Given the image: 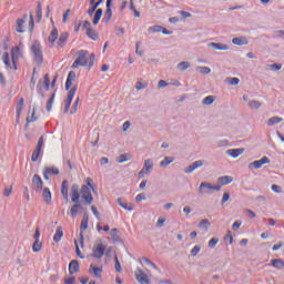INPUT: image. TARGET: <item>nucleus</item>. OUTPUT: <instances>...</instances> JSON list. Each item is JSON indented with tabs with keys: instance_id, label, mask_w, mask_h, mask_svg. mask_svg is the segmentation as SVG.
Returning <instances> with one entry per match:
<instances>
[{
	"instance_id": "49",
	"label": "nucleus",
	"mask_w": 284,
	"mask_h": 284,
	"mask_svg": "<svg viewBox=\"0 0 284 284\" xmlns=\"http://www.w3.org/2000/svg\"><path fill=\"white\" fill-rule=\"evenodd\" d=\"M43 87H44V90H45V91H49V90H50V78H49V74H45V75H44Z\"/></svg>"
},
{
	"instance_id": "31",
	"label": "nucleus",
	"mask_w": 284,
	"mask_h": 284,
	"mask_svg": "<svg viewBox=\"0 0 284 284\" xmlns=\"http://www.w3.org/2000/svg\"><path fill=\"white\" fill-rule=\"evenodd\" d=\"M63 235H64V233H63V230L61 229V226L57 227L53 241L55 243H59L61 241V239L63 237Z\"/></svg>"
},
{
	"instance_id": "18",
	"label": "nucleus",
	"mask_w": 284,
	"mask_h": 284,
	"mask_svg": "<svg viewBox=\"0 0 284 284\" xmlns=\"http://www.w3.org/2000/svg\"><path fill=\"white\" fill-rule=\"evenodd\" d=\"M42 199L45 204L52 203V192H50L49 187L43 189Z\"/></svg>"
},
{
	"instance_id": "42",
	"label": "nucleus",
	"mask_w": 284,
	"mask_h": 284,
	"mask_svg": "<svg viewBox=\"0 0 284 284\" xmlns=\"http://www.w3.org/2000/svg\"><path fill=\"white\" fill-rule=\"evenodd\" d=\"M248 106H250L251 109L258 110V109L262 106V103L258 102L257 100H251V101L248 102Z\"/></svg>"
},
{
	"instance_id": "59",
	"label": "nucleus",
	"mask_w": 284,
	"mask_h": 284,
	"mask_svg": "<svg viewBox=\"0 0 284 284\" xmlns=\"http://www.w3.org/2000/svg\"><path fill=\"white\" fill-rule=\"evenodd\" d=\"M140 44H141V42H136L135 43V53L138 54V55H140V57H143L144 55V51H140L139 49H140Z\"/></svg>"
},
{
	"instance_id": "60",
	"label": "nucleus",
	"mask_w": 284,
	"mask_h": 284,
	"mask_svg": "<svg viewBox=\"0 0 284 284\" xmlns=\"http://www.w3.org/2000/svg\"><path fill=\"white\" fill-rule=\"evenodd\" d=\"M242 226V222L235 221L234 224L232 225V230L234 232H236L237 230H240Z\"/></svg>"
},
{
	"instance_id": "38",
	"label": "nucleus",
	"mask_w": 284,
	"mask_h": 284,
	"mask_svg": "<svg viewBox=\"0 0 284 284\" xmlns=\"http://www.w3.org/2000/svg\"><path fill=\"white\" fill-rule=\"evenodd\" d=\"M215 102V97L214 95H209L203 99V105H212Z\"/></svg>"
},
{
	"instance_id": "56",
	"label": "nucleus",
	"mask_w": 284,
	"mask_h": 284,
	"mask_svg": "<svg viewBox=\"0 0 284 284\" xmlns=\"http://www.w3.org/2000/svg\"><path fill=\"white\" fill-rule=\"evenodd\" d=\"M231 194L229 192H224L222 200H221V204L226 203L227 201H230Z\"/></svg>"
},
{
	"instance_id": "3",
	"label": "nucleus",
	"mask_w": 284,
	"mask_h": 284,
	"mask_svg": "<svg viewBox=\"0 0 284 284\" xmlns=\"http://www.w3.org/2000/svg\"><path fill=\"white\" fill-rule=\"evenodd\" d=\"M81 199V195L79 194V185L73 184L71 187V202L75 203L71 207V217H77L79 212L83 211L82 204H79V200Z\"/></svg>"
},
{
	"instance_id": "30",
	"label": "nucleus",
	"mask_w": 284,
	"mask_h": 284,
	"mask_svg": "<svg viewBox=\"0 0 284 284\" xmlns=\"http://www.w3.org/2000/svg\"><path fill=\"white\" fill-rule=\"evenodd\" d=\"M282 122H283V118L273 116V118L268 119L267 125L274 126V125L281 124Z\"/></svg>"
},
{
	"instance_id": "12",
	"label": "nucleus",
	"mask_w": 284,
	"mask_h": 284,
	"mask_svg": "<svg viewBox=\"0 0 284 284\" xmlns=\"http://www.w3.org/2000/svg\"><path fill=\"white\" fill-rule=\"evenodd\" d=\"M60 174V171L58 168H50V166H47L44 168V171H43V178L45 181H49L50 180V176H58Z\"/></svg>"
},
{
	"instance_id": "32",
	"label": "nucleus",
	"mask_w": 284,
	"mask_h": 284,
	"mask_svg": "<svg viewBox=\"0 0 284 284\" xmlns=\"http://www.w3.org/2000/svg\"><path fill=\"white\" fill-rule=\"evenodd\" d=\"M85 36L89 37L92 41L99 40V33L94 29H89V31H85Z\"/></svg>"
},
{
	"instance_id": "22",
	"label": "nucleus",
	"mask_w": 284,
	"mask_h": 284,
	"mask_svg": "<svg viewBox=\"0 0 284 284\" xmlns=\"http://www.w3.org/2000/svg\"><path fill=\"white\" fill-rule=\"evenodd\" d=\"M116 203L120 205V207H123L125 211L132 212L134 210L133 204H128L121 197L116 200Z\"/></svg>"
},
{
	"instance_id": "27",
	"label": "nucleus",
	"mask_w": 284,
	"mask_h": 284,
	"mask_svg": "<svg viewBox=\"0 0 284 284\" xmlns=\"http://www.w3.org/2000/svg\"><path fill=\"white\" fill-rule=\"evenodd\" d=\"M24 108V99L21 98L20 101H18L16 106L17 118H20L21 113L23 112Z\"/></svg>"
},
{
	"instance_id": "62",
	"label": "nucleus",
	"mask_w": 284,
	"mask_h": 284,
	"mask_svg": "<svg viewBox=\"0 0 284 284\" xmlns=\"http://www.w3.org/2000/svg\"><path fill=\"white\" fill-rule=\"evenodd\" d=\"M272 190H273L274 193H277V194L282 193V187L276 185V184L272 185Z\"/></svg>"
},
{
	"instance_id": "28",
	"label": "nucleus",
	"mask_w": 284,
	"mask_h": 284,
	"mask_svg": "<svg viewBox=\"0 0 284 284\" xmlns=\"http://www.w3.org/2000/svg\"><path fill=\"white\" fill-rule=\"evenodd\" d=\"M101 17H103V9H98L94 13V19H92V24L98 26Z\"/></svg>"
},
{
	"instance_id": "36",
	"label": "nucleus",
	"mask_w": 284,
	"mask_h": 284,
	"mask_svg": "<svg viewBox=\"0 0 284 284\" xmlns=\"http://www.w3.org/2000/svg\"><path fill=\"white\" fill-rule=\"evenodd\" d=\"M55 93L51 94L50 99L47 101L45 111L50 112L52 111V105L54 102Z\"/></svg>"
},
{
	"instance_id": "6",
	"label": "nucleus",
	"mask_w": 284,
	"mask_h": 284,
	"mask_svg": "<svg viewBox=\"0 0 284 284\" xmlns=\"http://www.w3.org/2000/svg\"><path fill=\"white\" fill-rule=\"evenodd\" d=\"M19 52H20L19 48L11 49V57H13V67L12 64H10L9 53L8 52L3 53L2 60L8 70H12V69L18 70V65L16 64V61H14V55Z\"/></svg>"
},
{
	"instance_id": "29",
	"label": "nucleus",
	"mask_w": 284,
	"mask_h": 284,
	"mask_svg": "<svg viewBox=\"0 0 284 284\" xmlns=\"http://www.w3.org/2000/svg\"><path fill=\"white\" fill-rule=\"evenodd\" d=\"M68 181L67 180H63L62 181V184H61V194H62V197L68 201Z\"/></svg>"
},
{
	"instance_id": "23",
	"label": "nucleus",
	"mask_w": 284,
	"mask_h": 284,
	"mask_svg": "<svg viewBox=\"0 0 284 284\" xmlns=\"http://www.w3.org/2000/svg\"><path fill=\"white\" fill-rule=\"evenodd\" d=\"M209 47L217 51H227L229 47L225 43H209Z\"/></svg>"
},
{
	"instance_id": "5",
	"label": "nucleus",
	"mask_w": 284,
	"mask_h": 284,
	"mask_svg": "<svg viewBox=\"0 0 284 284\" xmlns=\"http://www.w3.org/2000/svg\"><path fill=\"white\" fill-rule=\"evenodd\" d=\"M31 51L33 53V60L38 63V65H42L43 63V52L41 49V43L34 41L31 47Z\"/></svg>"
},
{
	"instance_id": "2",
	"label": "nucleus",
	"mask_w": 284,
	"mask_h": 284,
	"mask_svg": "<svg viewBox=\"0 0 284 284\" xmlns=\"http://www.w3.org/2000/svg\"><path fill=\"white\" fill-rule=\"evenodd\" d=\"M93 180L92 178H87L85 184L80 190L79 194H82V199L84 200V203L87 205H90L93 203V195L92 192L97 193L95 187L92 185Z\"/></svg>"
},
{
	"instance_id": "4",
	"label": "nucleus",
	"mask_w": 284,
	"mask_h": 284,
	"mask_svg": "<svg viewBox=\"0 0 284 284\" xmlns=\"http://www.w3.org/2000/svg\"><path fill=\"white\" fill-rule=\"evenodd\" d=\"M212 191H216L220 192L221 191V186H215L210 182H201L200 186L197 189V192L200 195H205V194H212Z\"/></svg>"
},
{
	"instance_id": "48",
	"label": "nucleus",
	"mask_w": 284,
	"mask_h": 284,
	"mask_svg": "<svg viewBox=\"0 0 284 284\" xmlns=\"http://www.w3.org/2000/svg\"><path fill=\"white\" fill-rule=\"evenodd\" d=\"M197 70L202 74H210V73H212V69H210L209 67H197Z\"/></svg>"
},
{
	"instance_id": "47",
	"label": "nucleus",
	"mask_w": 284,
	"mask_h": 284,
	"mask_svg": "<svg viewBox=\"0 0 284 284\" xmlns=\"http://www.w3.org/2000/svg\"><path fill=\"white\" fill-rule=\"evenodd\" d=\"M94 61H95V54L91 53L90 58H87V65H89V68H92L94 65Z\"/></svg>"
},
{
	"instance_id": "61",
	"label": "nucleus",
	"mask_w": 284,
	"mask_h": 284,
	"mask_svg": "<svg viewBox=\"0 0 284 284\" xmlns=\"http://www.w3.org/2000/svg\"><path fill=\"white\" fill-rule=\"evenodd\" d=\"M146 88V84H143L142 82L138 81L136 84H135V89L138 91L140 90H144Z\"/></svg>"
},
{
	"instance_id": "46",
	"label": "nucleus",
	"mask_w": 284,
	"mask_h": 284,
	"mask_svg": "<svg viewBox=\"0 0 284 284\" xmlns=\"http://www.w3.org/2000/svg\"><path fill=\"white\" fill-rule=\"evenodd\" d=\"M37 19H38V22H41V19H42V6H41V2H38Z\"/></svg>"
},
{
	"instance_id": "24",
	"label": "nucleus",
	"mask_w": 284,
	"mask_h": 284,
	"mask_svg": "<svg viewBox=\"0 0 284 284\" xmlns=\"http://www.w3.org/2000/svg\"><path fill=\"white\" fill-rule=\"evenodd\" d=\"M101 3H103V0H99L94 3H92L91 9L87 10V14H89L90 17H92L94 14V12H97L99 9V6H101Z\"/></svg>"
},
{
	"instance_id": "51",
	"label": "nucleus",
	"mask_w": 284,
	"mask_h": 284,
	"mask_svg": "<svg viewBox=\"0 0 284 284\" xmlns=\"http://www.w3.org/2000/svg\"><path fill=\"white\" fill-rule=\"evenodd\" d=\"M114 261H115V264H114L115 272L121 273L122 272V267H121V263L118 260V256H114Z\"/></svg>"
},
{
	"instance_id": "37",
	"label": "nucleus",
	"mask_w": 284,
	"mask_h": 284,
	"mask_svg": "<svg viewBox=\"0 0 284 284\" xmlns=\"http://www.w3.org/2000/svg\"><path fill=\"white\" fill-rule=\"evenodd\" d=\"M209 226H210V222H209L207 219L201 220V222H200V224H199V227H200L201 230H204L205 232H207V231H209Z\"/></svg>"
},
{
	"instance_id": "15",
	"label": "nucleus",
	"mask_w": 284,
	"mask_h": 284,
	"mask_svg": "<svg viewBox=\"0 0 284 284\" xmlns=\"http://www.w3.org/2000/svg\"><path fill=\"white\" fill-rule=\"evenodd\" d=\"M233 181V178L232 176H221V178H217V185L215 186H225V185H230Z\"/></svg>"
},
{
	"instance_id": "52",
	"label": "nucleus",
	"mask_w": 284,
	"mask_h": 284,
	"mask_svg": "<svg viewBox=\"0 0 284 284\" xmlns=\"http://www.w3.org/2000/svg\"><path fill=\"white\" fill-rule=\"evenodd\" d=\"M200 252H201V246L195 245V246L192 248V251H191L192 257H196Z\"/></svg>"
},
{
	"instance_id": "11",
	"label": "nucleus",
	"mask_w": 284,
	"mask_h": 284,
	"mask_svg": "<svg viewBox=\"0 0 284 284\" xmlns=\"http://www.w3.org/2000/svg\"><path fill=\"white\" fill-rule=\"evenodd\" d=\"M135 278L140 284H151V280L148 277V274L142 268L135 270Z\"/></svg>"
},
{
	"instance_id": "33",
	"label": "nucleus",
	"mask_w": 284,
	"mask_h": 284,
	"mask_svg": "<svg viewBox=\"0 0 284 284\" xmlns=\"http://www.w3.org/2000/svg\"><path fill=\"white\" fill-rule=\"evenodd\" d=\"M58 38H59V31L58 29L54 28L53 30H51V33L49 34V42L53 44L55 40H58Z\"/></svg>"
},
{
	"instance_id": "57",
	"label": "nucleus",
	"mask_w": 284,
	"mask_h": 284,
	"mask_svg": "<svg viewBox=\"0 0 284 284\" xmlns=\"http://www.w3.org/2000/svg\"><path fill=\"white\" fill-rule=\"evenodd\" d=\"M191 166L194 168L195 170H197L199 168L203 166V161L202 160H197V161L193 162L191 164Z\"/></svg>"
},
{
	"instance_id": "35",
	"label": "nucleus",
	"mask_w": 284,
	"mask_h": 284,
	"mask_svg": "<svg viewBox=\"0 0 284 284\" xmlns=\"http://www.w3.org/2000/svg\"><path fill=\"white\" fill-rule=\"evenodd\" d=\"M172 162H174V158H172V156H165V158L163 159V161L160 162V166H161V168L169 166L170 164H172Z\"/></svg>"
},
{
	"instance_id": "64",
	"label": "nucleus",
	"mask_w": 284,
	"mask_h": 284,
	"mask_svg": "<svg viewBox=\"0 0 284 284\" xmlns=\"http://www.w3.org/2000/svg\"><path fill=\"white\" fill-rule=\"evenodd\" d=\"M143 200H146V196L144 193L138 194L135 196V201H138V202H142Z\"/></svg>"
},
{
	"instance_id": "1",
	"label": "nucleus",
	"mask_w": 284,
	"mask_h": 284,
	"mask_svg": "<svg viewBox=\"0 0 284 284\" xmlns=\"http://www.w3.org/2000/svg\"><path fill=\"white\" fill-rule=\"evenodd\" d=\"M75 78H77L75 71H69L68 77H67V81H65V90L69 91V92H68L65 103H64V106H63V113H65V114L68 113V111H70L72 100H74V97H75V93H77V90H78L77 85H73L71 88L72 82L75 81Z\"/></svg>"
},
{
	"instance_id": "58",
	"label": "nucleus",
	"mask_w": 284,
	"mask_h": 284,
	"mask_svg": "<svg viewBox=\"0 0 284 284\" xmlns=\"http://www.w3.org/2000/svg\"><path fill=\"white\" fill-rule=\"evenodd\" d=\"M39 155H41L40 151H33L32 156H31V161L32 162H38Z\"/></svg>"
},
{
	"instance_id": "54",
	"label": "nucleus",
	"mask_w": 284,
	"mask_h": 284,
	"mask_svg": "<svg viewBox=\"0 0 284 284\" xmlns=\"http://www.w3.org/2000/svg\"><path fill=\"white\" fill-rule=\"evenodd\" d=\"M239 83H241V80L239 78H229L230 85H237Z\"/></svg>"
},
{
	"instance_id": "13",
	"label": "nucleus",
	"mask_w": 284,
	"mask_h": 284,
	"mask_svg": "<svg viewBox=\"0 0 284 284\" xmlns=\"http://www.w3.org/2000/svg\"><path fill=\"white\" fill-rule=\"evenodd\" d=\"M271 160L268 156H263L260 160L253 161L252 163H250V168H254L256 170L261 169L262 166H264L265 164H270Z\"/></svg>"
},
{
	"instance_id": "40",
	"label": "nucleus",
	"mask_w": 284,
	"mask_h": 284,
	"mask_svg": "<svg viewBox=\"0 0 284 284\" xmlns=\"http://www.w3.org/2000/svg\"><path fill=\"white\" fill-rule=\"evenodd\" d=\"M111 239L113 242H119L121 241V237H119V231L118 229H112L111 230Z\"/></svg>"
},
{
	"instance_id": "9",
	"label": "nucleus",
	"mask_w": 284,
	"mask_h": 284,
	"mask_svg": "<svg viewBox=\"0 0 284 284\" xmlns=\"http://www.w3.org/2000/svg\"><path fill=\"white\" fill-rule=\"evenodd\" d=\"M152 171H153V160L152 159H146L143 162L142 170L140 171V173H138V176L144 178L145 175H150Z\"/></svg>"
},
{
	"instance_id": "20",
	"label": "nucleus",
	"mask_w": 284,
	"mask_h": 284,
	"mask_svg": "<svg viewBox=\"0 0 284 284\" xmlns=\"http://www.w3.org/2000/svg\"><path fill=\"white\" fill-rule=\"evenodd\" d=\"M243 152H244V149H229L226 151L227 155L234 159L241 156Z\"/></svg>"
},
{
	"instance_id": "63",
	"label": "nucleus",
	"mask_w": 284,
	"mask_h": 284,
	"mask_svg": "<svg viewBox=\"0 0 284 284\" xmlns=\"http://www.w3.org/2000/svg\"><path fill=\"white\" fill-rule=\"evenodd\" d=\"M270 68L275 71H280V70H282V64H280V63L270 64Z\"/></svg>"
},
{
	"instance_id": "7",
	"label": "nucleus",
	"mask_w": 284,
	"mask_h": 284,
	"mask_svg": "<svg viewBox=\"0 0 284 284\" xmlns=\"http://www.w3.org/2000/svg\"><path fill=\"white\" fill-rule=\"evenodd\" d=\"M88 51L80 50L78 52V58L74 60L72 64V69H78V67H87L88 65Z\"/></svg>"
},
{
	"instance_id": "16",
	"label": "nucleus",
	"mask_w": 284,
	"mask_h": 284,
	"mask_svg": "<svg viewBox=\"0 0 284 284\" xmlns=\"http://www.w3.org/2000/svg\"><path fill=\"white\" fill-rule=\"evenodd\" d=\"M89 273L94 275L95 278H101L102 274H103V268L101 267H97L93 264L90 265V270Z\"/></svg>"
},
{
	"instance_id": "41",
	"label": "nucleus",
	"mask_w": 284,
	"mask_h": 284,
	"mask_svg": "<svg viewBox=\"0 0 284 284\" xmlns=\"http://www.w3.org/2000/svg\"><path fill=\"white\" fill-rule=\"evenodd\" d=\"M190 67H191L190 62H180V63H178V70H180L181 72H184Z\"/></svg>"
},
{
	"instance_id": "19",
	"label": "nucleus",
	"mask_w": 284,
	"mask_h": 284,
	"mask_svg": "<svg viewBox=\"0 0 284 284\" xmlns=\"http://www.w3.org/2000/svg\"><path fill=\"white\" fill-rule=\"evenodd\" d=\"M79 272V262L78 260H72L69 263V274L74 275V273Z\"/></svg>"
},
{
	"instance_id": "53",
	"label": "nucleus",
	"mask_w": 284,
	"mask_h": 284,
	"mask_svg": "<svg viewBox=\"0 0 284 284\" xmlns=\"http://www.w3.org/2000/svg\"><path fill=\"white\" fill-rule=\"evenodd\" d=\"M128 161H129L128 154H120V156L118 158V163H124Z\"/></svg>"
},
{
	"instance_id": "34",
	"label": "nucleus",
	"mask_w": 284,
	"mask_h": 284,
	"mask_svg": "<svg viewBox=\"0 0 284 284\" xmlns=\"http://www.w3.org/2000/svg\"><path fill=\"white\" fill-rule=\"evenodd\" d=\"M112 19V9L111 7H106V11L103 14V22L109 23Z\"/></svg>"
},
{
	"instance_id": "26",
	"label": "nucleus",
	"mask_w": 284,
	"mask_h": 284,
	"mask_svg": "<svg viewBox=\"0 0 284 284\" xmlns=\"http://www.w3.org/2000/svg\"><path fill=\"white\" fill-rule=\"evenodd\" d=\"M67 40H68V33L67 32L61 33L60 38H58L57 45L60 48H63L67 43Z\"/></svg>"
},
{
	"instance_id": "55",
	"label": "nucleus",
	"mask_w": 284,
	"mask_h": 284,
	"mask_svg": "<svg viewBox=\"0 0 284 284\" xmlns=\"http://www.w3.org/2000/svg\"><path fill=\"white\" fill-rule=\"evenodd\" d=\"M79 98L74 101L72 109H71V115H74L78 111V104H79Z\"/></svg>"
},
{
	"instance_id": "10",
	"label": "nucleus",
	"mask_w": 284,
	"mask_h": 284,
	"mask_svg": "<svg viewBox=\"0 0 284 284\" xmlns=\"http://www.w3.org/2000/svg\"><path fill=\"white\" fill-rule=\"evenodd\" d=\"M88 225H89V216H88V214H84L82 222L80 223V234H79V236H80L79 243H80V246H82V247L84 244L83 232L88 230Z\"/></svg>"
},
{
	"instance_id": "43",
	"label": "nucleus",
	"mask_w": 284,
	"mask_h": 284,
	"mask_svg": "<svg viewBox=\"0 0 284 284\" xmlns=\"http://www.w3.org/2000/svg\"><path fill=\"white\" fill-rule=\"evenodd\" d=\"M162 26L154 24L152 27H149L148 32L149 33H155V32H161L162 31Z\"/></svg>"
},
{
	"instance_id": "50",
	"label": "nucleus",
	"mask_w": 284,
	"mask_h": 284,
	"mask_svg": "<svg viewBox=\"0 0 284 284\" xmlns=\"http://www.w3.org/2000/svg\"><path fill=\"white\" fill-rule=\"evenodd\" d=\"M219 237H212L209 242V247L210 248H215L216 244H219Z\"/></svg>"
},
{
	"instance_id": "21",
	"label": "nucleus",
	"mask_w": 284,
	"mask_h": 284,
	"mask_svg": "<svg viewBox=\"0 0 284 284\" xmlns=\"http://www.w3.org/2000/svg\"><path fill=\"white\" fill-rule=\"evenodd\" d=\"M232 43L234 45L243 47L248 44L247 38L239 37V38H233Z\"/></svg>"
},
{
	"instance_id": "8",
	"label": "nucleus",
	"mask_w": 284,
	"mask_h": 284,
	"mask_svg": "<svg viewBox=\"0 0 284 284\" xmlns=\"http://www.w3.org/2000/svg\"><path fill=\"white\" fill-rule=\"evenodd\" d=\"M104 254L109 255L110 251L105 252V246L102 243H98L97 245H94V247H92V257L102 258Z\"/></svg>"
},
{
	"instance_id": "14",
	"label": "nucleus",
	"mask_w": 284,
	"mask_h": 284,
	"mask_svg": "<svg viewBox=\"0 0 284 284\" xmlns=\"http://www.w3.org/2000/svg\"><path fill=\"white\" fill-rule=\"evenodd\" d=\"M32 187L37 192H41L43 189V181L38 174H34L32 178Z\"/></svg>"
},
{
	"instance_id": "39",
	"label": "nucleus",
	"mask_w": 284,
	"mask_h": 284,
	"mask_svg": "<svg viewBox=\"0 0 284 284\" xmlns=\"http://www.w3.org/2000/svg\"><path fill=\"white\" fill-rule=\"evenodd\" d=\"M42 250V242H40L39 240H34L33 242V246H32V251L34 253H38Z\"/></svg>"
},
{
	"instance_id": "25",
	"label": "nucleus",
	"mask_w": 284,
	"mask_h": 284,
	"mask_svg": "<svg viewBox=\"0 0 284 284\" xmlns=\"http://www.w3.org/2000/svg\"><path fill=\"white\" fill-rule=\"evenodd\" d=\"M271 264L274 268H277V270L284 268V260H282V258L272 260Z\"/></svg>"
},
{
	"instance_id": "45",
	"label": "nucleus",
	"mask_w": 284,
	"mask_h": 284,
	"mask_svg": "<svg viewBox=\"0 0 284 284\" xmlns=\"http://www.w3.org/2000/svg\"><path fill=\"white\" fill-rule=\"evenodd\" d=\"M80 23H82V29H83L84 31L93 30V29H92V23L89 22L88 20H84V21H82V22H80Z\"/></svg>"
},
{
	"instance_id": "44",
	"label": "nucleus",
	"mask_w": 284,
	"mask_h": 284,
	"mask_svg": "<svg viewBox=\"0 0 284 284\" xmlns=\"http://www.w3.org/2000/svg\"><path fill=\"white\" fill-rule=\"evenodd\" d=\"M43 145H44L43 136H40L38 140L37 149H34V152H41Z\"/></svg>"
},
{
	"instance_id": "17",
	"label": "nucleus",
	"mask_w": 284,
	"mask_h": 284,
	"mask_svg": "<svg viewBox=\"0 0 284 284\" xmlns=\"http://www.w3.org/2000/svg\"><path fill=\"white\" fill-rule=\"evenodd\" d=\"M27 19H28V17L26 14V16L22 17V19L17 20L16 31L18 33H23L24 32L23 28H24V23L27 22Z\"/></svg>"
}]
</instances>
